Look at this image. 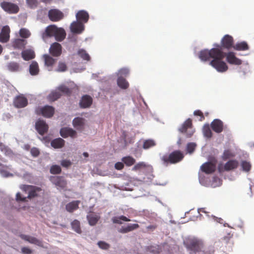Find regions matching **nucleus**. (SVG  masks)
<instances>
[{
  "instance_id": "obj_19",
  "label": "nucleus",
  "mask_w": 254,
  "mask_h": 254,
  "mask_svg": "<svg viewBox=\"0 0 254 254\" xmlns=\"http://www.w3.org/2000/svg\"><path fill=\"white\" fill-rule=\"evenodd\" d=\"M89 18L88 13L84 10H79L76 14V21L84 24L88 22Z\"/></svg>"
},
{
  "instance_id": "obj_4",
  "label": "nucleus",
  "mask_w": 254,
  "mask_h": 254,
  "mask_svg": "<svg viewBox=\"0 0 254 254\" xmlns=\"http://www.w3.org/2000/svg\"><path fill=\"white\" fill-rule=\"evenodd\" d=\"M20 188L23 192L27 194L26 198L28 200L37 196V193L41 190L40 188L30 185H22Z\"/></svg>"
},
{
  "instance_id": "obj_29",
  "label": "nucleus",
  "mask_w": 254,
  "mask_h": 254,
  "mask_svg": "<svg viewBox=\"0 0 254 254\" xmlns=\"http://www.w3.org/2000/svg\"><path fill=\"white\" fill-rule=\"evenodd\" d=\"M139 227L137 224H131L127 225V227H122L118 230L119 232L121 233H127L133 231Z\"/></svg>"
},
{
  "instance_id": "obj_23",
  "label": "nucleus",
  "mask_w": 254,
  "mask_h": 254,
  "mask_svg": "<svg viewBox=\"0 0 254 254\" xmlns=\"http://www.w3.org/2000/svg\"><path fill=\"white\" fill-rule=\"evenodd\" d=\"M20 237L22 240L27 241L31 244H35L40 247L43 246L42 241L35 237L24 234L20 235Z\"/></svg>"
},
{
  "instance_id": "obj_64",
  "label": "nucleus",
  "mask_w": 254,
  "mask_h": 254,
  "mask_svg": "<svg viewBox=\"0 0 254 254\" xmlns=\"http://www.w3.org/2000/svg\"><path fill=\"white\" fill-rule=\"evenodd\" d=\"M197 211L199 213H200V212L205 213V211H204V207H201V208H198Z\"/></svg>"
},
{
  "instance_id": "obj_16",
  "label": "nucleus",
  "mask_w": 254,
  "mask_h": 254,
  "mask_svg": "<svg viewBox=\"0 0 254 254\" xmlns=\"http://www.w3.org/2000/svg\"><path fill=\"white\" fill-rule=\"evenodd\" d=\"M51 182L56 186L64 189L66 187V181L61 176H54L51 178Z\"/></svg>"
},
{
  "instance_id": "obj_20",
  "label": "nucleus",
  "mask_w": 254,
  "mask_h": 254,
  "mask_svg": "<svg viewBox=\"0 0 254 254\" xmlns=\"http://www.w3.org/2000/svg\"><path fill=\"white\" fill-rule=\"evenodd\" d=\"M233 37L229 35H226L221 40V46L223 48L229 49L233 47Z\"/></svg>"
},
{
  "instance_id": "obj_34",
  "label": "nucleus",
  "mask_w": 254,
  "mask_h": 254,
  "mask_svg": "<svg viewBox=\"0 0 254 254\" xmlns=\"http://www.w3.org/2000/svg\"><path fill=\"white\" fill-rule=\"evenodd\" d=\"M61 96V93L57 89L55 91H52L48 96L47 99L50 102H54Z\"/></svg>"
},
{
  "instance_id": "obj_5",
  "label": "nucleus",
  "mask_w": 254,
  "mask_h": 254,
  "mask_svg": "<svg viewBox=\"0 0 254 254\" xmlns=\"http://www.w3.org/2000/svg\"><path fill=\"white\" fill-rule=\"evenodd\" d=\"M36 113L38 115H42L46 118H51L55 113V108L52 106L46 105L39 107L36 109Z\"/></svg>"
},
{
  "instance_id": "obj_3",
  "label": "nucleus",
  "mask_w": 254,
  "mask_h": 254,
  "mask_svg": "<svg viewBox=\"0 0 254 254\" xmlns=\"http://www.w3.org/2000/svg\"><path fill=\"white\" fill-rule=\"evenodd\" d=\"M184 157V154L180 150H175L169 155H165L161 158L163 163L166 165L169 164H176L181 161Z\"/></svg>"
},
{
  "instance_id": "obj_38",
  "label": "nucleus",
  "mask_w": 254,
  "mask_h": 254,
  "mask_svg": "<svg viewBox=\"0 0 254 254\" xmlns=\"http://www.w3.org/2000/svg\"><path fill=\"white\" fill-rule=\"evenodd\" d=\"M122 162L127 166H131L135 163V160L132 157L127 156L122 158Z\"/></svg>"
},
{
  "instance_id": "obj_12",
  "label": "nucleus",
  "mask_w": 254,
  "mask_h": 254,
  "mask_svg": "<svg viewBox=\"0 0 254 254\" xmlns=\"http://www.w3.org/2000/svg\"><path fill=\"white\" fill-rule=\"evenodd\" d=\"M35 128L40 134L43 135L48 131L49 127L45 121L39 120L35 124Z\"/></svg>"
},
{
  "instance_id": "obj_13",
  "label": "nucleus",
  "mask_w": 254,
  "mask_h": 254,
  "mask_svg": "<svg viewBox=\"0 0 254 254\" xmlns=\"http://www.w3.org/2000/svg\"><path fill=\"white\" fill-rule=\"evenodd\" d=\"M57 27L55 25H50L47 26L42 34V38L46 40L48 38L54 37L55 32L57 30Z\"/></svg>"
},
{
  "instance_id": "obj_46",
  "label": "nucleus",
  "mask_w": 254,
  "mask_h": 254,
  "mask_svg": "<svg viewBox=\"0 0 254 254\" xmlns=\"http://www.w3.org/2000/svg\"><path fill=\"white\" fill-rule=\"evenodd\" d=\"M112 221L114 223H117V224H122V221H130V219H129L128 218H127V217H126V216H119V217H114L112 218Z\"/></svg>"
},
{
  "instance_id": "obj_25",
  "label": "nucleus",
  "mask_w": 254,
  "mask_h": 254,
  "mask_svg": "<svg viewBox=\"0 0 254 254\" xmlns=\"http://www.w3.org/2000/svg\"><path fill=\"white\" fill-rule=\"evenodd\" d=\"M7 69L13 72H19L21 69L20 64L15 62H11L7 64L6 65Z\"/></svg>"
},
{
  "instance_id": "obj_28",
  "label": "nucleus",
  "mask_w": 254,
  "mask_h": 254,
  "mask_svg": "<svg viewBox=\"0 0 254 254\" xmlns=\"http://www.w3.org/2000/svg\"><path fill=\"white\" fill-rule=\"evenodd\" d=\"M43 59L44 61L45 65L47 67H52L55 64L56 60L53 58L49 55L45 54L43 56Z\"/></svg>"
},
{
  "instance_id": "obj_9",
  "label": "nucleus",
  "mask_w": 254,
  "mask_h": 254,
  "mask_svg": "<svg viewBox=\"0 0 254 254\" xmlns=\"http://www.w3.org/2000/svg\"><path fill=\"white\" fill-rule=\"evenodd\" d=\"M192 121L190 119H187L182 125V127L179 128V131L183 133H186L188 137H190L193 134L194 131L192 130L187 131L188 129H191Z\"/></svg>"
},
{
  "instance_id": "obj_39",
  "label": "nucleus",
  "mask_w": 254,
  "mask_h": 254,
  "mask_svg": "<svg viewBox=\"0 0 254 254\" xmlns=\"http://www.w3.org/2000/svg\"><path fill=\"white\" fill-rule=\"evenodd\" d=\"M235 156V154L230 149L225 150L221 156L223 160L226 161Z\"/></svg>"
},
{
  "instance_id": "obj_62",
  "label": "nucleus",
  "mask_w": 254,
  "mask_h": 254,
  "mask_svg": "<svg viewBox=\"0 0 254 254\" xmlns=\"http://www.w3.org/2000/svg\"><path fill=\"white\" fill-rule=\"evenodd\" d=\"M80 203V200H75L73 201L68 204V205L66 206H78Z\"/></svg>"
},
{
  "instance_id": "obj_45",
  "label": "nucleus",
  "mask_w": 254,
  "mask_h": 254,
  "mask_svg": "<svg viewBox=\"0 0 254 254\" xmlns=\"http://www.w3.org/2000/svg\"><path fill=\"white\" fill-rule=\"evenodd\" d=\"M71 226L75 232L79 234L81 233L80 224L79 221L77 220H73L71 223Z\"/></svg>"
},
{
  "instance_id": "obj_48",
  "label": "nucleus",
  "mask_w": 254,
  "mask_h": 254,
  "mask_svg": "<svg viewBox=\"0 0 254 254\" xmlns=\"http://www.w3.org/2000/svg\"><path fill=\"white\" fill-rule=\"evenodd\" d=\"M87 218H88L89 224L90 225H92V226L95 225L97 223V222L99 220V217L94 214H90V215H88Z\"/></svg>"
},
{
  "instance_id": "obj_63",
  "label": "nucleus",
  "mask_w": 254,
  "mask_h": 254,
  "mask_svg": "<svg viewBox=\"0 0 254 254\" xmlns=\"http://www.w3.org/2000/svg\"><path fill=\"white\" fill-rule=\"evenodd\" d=\"M77 207H66L67 211L73 212Z\"/></svg>"
},
{
  "instance_id": "obj_11",
  "label": "nucleus",
  "mask_w": 254,
  "mask_h": 254,
  "mask_svg": "<svg viewBox=\"0 0 254 254\" xmlns=\"http://www.w3.org/2000/svg\"><path fill=\"white\" fill-rule=\"evenodd\" d=\"M70 31L74 34H80L84 30V25L80 21L72 22L70 26Z\"/></svg>"
},
{
  "instance_id": "obj_6",
  "label": "nucleus",
  "mask_w": 254,
  "mask_h": 254,
  "mask_svg": "<svg viewBox=\"0 0 254 254\" xmlns=\"http://www.w3.org/2000/svg\"><path fill=\"white\" fill-rule=\"evenodd\" d=\"M239 166V162L235 159L230 160L227 161L223 167L221 165L218 166V170L220 172L225 171H230L236 169Z\"/></svg>"
},
{
  "instance_id": "obj_22",
  "label": "nucleus",
  "mask_w": 254,
  "mask_h": 254,
  "mask_svg": "<svg viewBox=\"0 0 254 254\" xmlns=\"http://www.w3.org/2000/svg\"><path fill=\"white\" fill-rule=\"evenodd\" d=\"M227 61L231 64L240 65L242 64V61L237 58L233 52H229L226 55Z\"/></svg>"
},
{
  "instance_id": "obj_21",
  "label": "nucleus",
  "mask_w": 254,
  "mask_h": 254,
  "mask_svg": "<svg viewBox=\"0 0 254 254\" xmlns=\"http://www.w3.org/2000/svg\"><path fill=\"white\" fill-rule=\"evenodd\" d=\"M223 123L219 119H215L211 123L212 130L216 133H220L223 130Z\"/></svg>"
},
{
  "instance_id": "obj_8",
  "label": "nucleus",
  "mask_w": 254,
  "mask_h": 254,
  "mask_svg": "<svg viewBox=\"0 0 254 254\" xmlns=\"http://www.w3.org/2000/svg\"><path fill=\"white\" fill-rule=\"evenodd\" d=\"M216 163L217 161L216 160L213 161L206 162L201 165V170L205 174H212L216 170Z\"/></svg>"
},
{
  "instance_id": "obj_57",
  "label": "nucleus",
  "mask_w": 254,
  "mask_h": 254,
  "mask_svg": "<svg viewBox=\"0 0 254 254\" xmlns=\"http://www.w3.org/2000/svg\"><path fill=\"white\" fill-rule=\"evenodd\" d=\"M233 236V234L231 232H229L226 236L223 237V240H224L226 243H228L232 238Z\"/></svg>"
},
{
  "instance_id": "obj_44",
  "label": "nucleus",
  "mask_w": 254,
  "mask_h": 254,
  "mask_svg": "<svg viewBox=\"0 0 254 254\" xmlns=\"http://www.w3.org/2000/svg\"><path fill=\"white\" fill-rule=\"evenodd\" d=\"M202 131L204 136L207 138H211L212 133L208 124H205L203 127Z\"/></svg>"
},
{
  "instance_id": "obj_59",
  "label": "nucleus",
  "mask_w": 254,
  "mask_h": 254,
  "mask_svg": "<svg viewBox=\"0 0 254 254\" xmlns=\"http://www.w3.org/2000/svg\"><path fill=\"white\" fill-rule=\"evenodd\" d=\"M115 168L118 170H121L124 168V163L118 162L115 164Z\"/></svg>"
},
{
  "instance_id": "obj_61",
  "label": "nucleus",
  "mask_w": 254,
  "mask_h": 254,
  "mask_svg": "<svg viewBox=\"0 0 254 254\" xmlns=\"http://www.w3.org/2000/svg\"><path fill=\"white\" fill-rule=\"evenodd\" d=\"M21 252L24 254H31L32 253V250L28 247H23L21 249Z\"/></svg>"
},
{
  "instance_id": "obj_35",
  "label": "nucleus",
  "mask_w": 254,
  "mask_h": 254,
  "mask_svg": "<svg viewBox=\"0 0 254 254\" xmlns=\"http://www.w3.org/2000/svg\"><path fill=\"white\" fill-rule=\"evenodd\" d=\"M72 123L75 128L77 129H81L83 128L84 125V119L82 118L77 117L73 119Z\"/></svg>"
},
{
  "instance_id": "obj_40",
  "label": "nucleus",
  "mask_w": 254,
  "mask_h": 254,
  "mask_svg": "<svg viewBox=\"0 0 254 254\" xmlns=\"http://www.w3.org/2000/svg\"><path fill=\"white\" fill-rule=\"evenodd\" d=\"M23 193H21L20 192L16 193L15 195V200L17 202L20 203L28 201V198H26V196L25 195V194L24 192Z\"/></svg>"
},
{
  "instance_id": "obj_52",
  "label": "nucleus",
  "mask_w": 254,
  "mask_h": 254,
  "mask_svg": "<svg viewBox=\"0 0 254 254\" xmlns=\"http://www.w3.org/2000/svg\"><path fill=\"white\" fill-rule=\"evenodd\" d=\"M19 35L22 38H27L30 35V33L27 29L21 28L19 31Z\"/></svg>"
},
{
  "instance_id": "obj_37",
  "label": "nucleus",
  "mask_w": 254,
  "mask_h": 254,
  "mask_svg": "<svg viewBox=\"0 0 254 254\" xmlns=\"http://www.w3.org/2000/svg\"><path fill=\"white\" fill-rule=\"evenodd\" d=\"M151 166L146 164L143 162H140L135 164L132 168V170L134 171H140L144 169L150 168Z\"/></svg>"
},
{
  "instance_id": "obj_51",
  "label": "nucleus",
  "mask_w": 254,
  "mask_h": 254,
  "mask_svg": "<svg viewBox=\"0 0 254 254\" xmlns=\"http://www.w3.org/2000/svg\"><path fill=\"white\" fill-rule=\"evenodd\" d=\"M67 69V66L65 63L60 62L56 71L58 72H64Z\"/></svg>"
},
{
  "instance_id": "obj_55",
  "label": "nucleus",
  "mask_w": 254,
  "mask_h": 254,
  "mask_svg": "<svg viewBox=\"0 0 254 254\" xmlns=\"http://www.w3.org/2000/svg\"><path fill=\"white\" fill-rule=\"evenodd\" d=\"M26 2L31 7H36L38 4L37 0H26Z\"/></svg>"
},
{
  "instance_id": "obj_54",
  "label": "nucleus",
  "mask_w": 254,
  "mask_h": 254,
  "mask_svg": "<svg viewBox=\"0 0 254 254\" xmlns=\"http://www.w3.org/2000/svg\"><path fill=\"white\" fill-rule=\"evenodd\" d=\"M98 245L100 248L104 250H107L110 247V245L108 244L103 241H99L98 243Z\"/></svg>"
},
{
  "instance_id": "obj_58",
  "label": "nucleus",
  "mask_w": 254,
  "mask_h": 254,
  "mask_svg": "<svg viewBox=\"0 0 254 254\" xmlns=\"http://www.w3.org/2000/svg\"><path fill=\"white\" fill-rule=\"evenodd\" d=\"M195 116H198L200 117V121H202L204 119V117L203 115L202 112L200 110H196L193 113Z\"/></svg>"
},
{
  "instance_id": "obj_7",
  "label": "nucleus",
  "mask_w": 254,
  "mask_h": 254,
  "mask_svg": "<svg viewBox=\"0 0 254 254\" xmlns=\"http://www.w3.org/2000/svg\"><path fill=\"white\" fill-rule=\"evenodd\" d=\"M64 17V13L58 9H51L48 11V17L52 21H59L63 19Z\"/></svg>"
},
{
  "instance_id": "obj_49",
  "label": "nucleus",
  "mask_w": 254,
  "mask_h": 254,
  "mask_svg": "<svg viewBox=\"0 0 254 254\" xmlns=\"http://www.w3.org/2000/svg\"><path fill=\"white\" fill-rule=\"evenodd\" d=\"M241 165L244 171L248 172L251 169L252 166L249 162L247 161H242Z\"/></svg>"
},
{
  "instance_id": "obj_14",
  "label": "nucleus",
  "mask_w": 254,
  "mask_h": 254,
  "mask_svg": "<svg viewBox=\"0 0 254 254\" xmlns=\"http://www.w3.org/2000/svg\"><path fill=\"white\" fill-rule=\"evenodd\" d=\"M62 46L57 42L53 43L49 49L50 53L54 57H59L62 54Z\"/></svg>"
},
{
  "instance_id": "obj_32",
  "label": "nucleus",
  "mask_w": 254,
  "mask_h": 254,
  "mask_svg": "<svg viewBox=\"0 0 254 254\" xmlns=\"http://www.w3.org/2000/svg\"><path fill=\"white\" fill-rule=\"evenodd\" d=\"M29 72L31 75L34 76L38 74L39 68L38 63L36 61H33L29 66Z\"/></svg>"
},
{
  "instance_id": "obj_60",
  "label": "nucleus",
  "mask_w": 254,
  "mask_h": 254,
  "mask_svg": "<svg viewBox=\"0 0 254 254\" xmlns=\"http://www.w3.org/2000/svg\"><path fill=\"white\" fill-rule=\"evenodd\" d=\"M61 165L64 167H68L71 165V163L69 160H63L61 162Z\"/></svg>"
},
{
  "instance_id": "obj_24",
  "label": "nucleus",
  "mask_w": 254,
  "mask_h": 254,
  "mask_svg": "<svg viewBox=\"0 0 254 254\" xmlns=\"http://www.w3.org/2000/svg\"><path fill=\"white\" fill-rule=\"evenodd\" d=\"M60 134L64 138L67 137L68 136L74 137L76 134V132L71 128L63 127L61 129Z\"/></svg>"
},
{
  "instance_id": "obj_42",
  "label": "nucleus",
  "mask_w": 254,
  "mask_h": 254,
  "mask_svg": "<svg viewBox=\"0 0 254 254\" xmlns=\"http://www.w3.org/2000/svg\"><path fill=\"white\" fill-rule=\"evenodd\" d=\"M57 90L60 92L67 96H70L72 93V90L64 85H61L57 88Z\"/></svg>"
},
{
  "instance_id": "obj_47",
  "label": "nucleus",
  "mask_w": 254,
  "mask_h": 254,
  "mask_svg": "<svg viewBox=\"0 0 254 254\" xmlns=\"http://www.w3.org/2000/svg\"><path fill=\"white\" fill-rule=\"evenodd\" d=\"M78 55L83 60L86 61H89L90 57L86 51L83 49H80L78 51Z\"/></svg>"
},
{
  "instance_id": "obj_56",
  "label": "nucleus",
  "mask_w": 254,
  "mask_h": 254,
  "mask_svg": "<svg viewBox=\"0 0 254 254\" xmlns=\"http://www.w3.org/2000/svg\"><path fill=\"white\" fill-rule=\"evenodd\" d=\"M30 153L33 157H37L40 154V151L38 148L33 147L31 148Z\"/></svg>"
},
{
  "instance_id": "obj_27",
  "label": "nucleus",
  "mask_w": 254,
  "mask_h": 254,
  "mask_svg": "<svg viewBox=\"0 0 254 254\" xmlns=\"http://www.w3.org/2000/svg\"><path fill=\"white\" fill-rule=\"evenodd\" d=\"M21 56L25 61H29L34 59L35 55L33 50L27 49L22 52Z\"/></svg>"
},
{
  "instance_id": "obj_33",
  "label": "nucleus",
  "mask_w": 254,
  "mask_h": 254,
  "mask_svg": "<svg viewBox=\"0 0 254 254\" xmlns=\"http://www.w3.org/2000/svg\"><path fill=\"white\" fill-rule=\"evenodd\" d=\"M64 140L61 138H58L51 141V146L54 148H61L64 145Z\"/></svg>"
},
{
  "instance_id": "obj_17",
  "label": "nucleus",
  "mask_w": 254,
  "mask_h": 254,
  "mask_svg": "<svg viewBox=\"0 0 254 254\" xmlns=\"http://www.w3.org/2000/svg\"><path fill=\"white\" fill-rule=\"evenodd\" d=\"M10 28L8 26H3L0 33V42L6 43L9 39Z\"/></svg>"
},
{
  "instance_id": "obj_1",
  "label": "nucleus",
  "mask_w": 254,
  "mask_h": 254,
  "mask_svg": "<svg viewBox=\"0 0 254 254\" xmlns=\"http://www.w3.org/2000/svg\"><path fill=\"white\" fill-rule=\"evenodd\" d=\"M217 48H214L210 50L204 49L201 51L199 54V58L202 61H208L211 59L213 60L210 62L209 64L215 68L220 72L226 71L228 67L226 64L223 61L225 57V54L221 49L219 48L220 46L217 45Z\"/></svg>"
},
{
  "instance_id": "obj_2",
  "label": "nucleus",
  "mask_w": 254,
  "mask_h": 254,
  "mask_svg": "<svg viewBox=\"0 0 254 254\" xmlns=\"http://www.w3.org/2000/svg\"><path fill=\"white\" fill-rule=\"evenodd\" d=\"M184 243L187 249L194 254L200 252L203 246L202 241L196 238H188Z\"/></svg>"
},
{
  "instance_id": "obj_41",
  "label": "nucleus",
  "mask_w": 254,
  "mask_h": 254,
  "mask_svg": "<svg viewBox=\"0 0 254 254\" xmlns=\"http://www.w3.org/2000/svg\"><path fill=\"white\" fill-rule=\"evenodd\" d=\"M117 83L120 88L124 89H127L129 86L128 82L123 77H119L118 78Z\"/></svg>"
},
{
  "instance_id": "obj_53",
  "label": "nucleus",
  "mask_w": 254,
  "mask_h": 254,
  "mask_svg": "<svg viewBox=\"0 0 254 254\" xmlns=\"http://www.w3.org/2000/svg\"><path fill=\"white\" fill-rule=\"evenodd\" d=\"M195 147V143L193 142L189 143L187 144V150L189 153H191L194 150Z\"/></svg>"
},
{
  "instance_id": "obj_10",
  "label": "nucleus",
  "mask_w": 254,
  "mask_h": 254,
  "mask_svg": "<svg viewBox=\"0 0 254 254\" xmlns=\"http://www.w3.org/2000/svg\"><path fill=\"white\" fill-rule=\"evenodd\" d=\"M0 6L4 11L9 13H16L19 11L18 6L10 2H2L0 3Z\"/></svg>"
},
{
  "instance_id": "obj_26",
  "label": "nucleus",
  "mask_w": 254,
  "mask_h": 254,
  "mask_svg": "<svg viewBox=\"0 0 254 254\" xmlns=\"http://www.w3.org/2000/svg\"><path fill=\"white\" fill-rule=\"evenodd\" d=\"M57 30L54 37L57 41L61 42L65 38L66 33L65 30L63 28L59 27H57Z\"/></svg>"
},
{
  "instance_id": "obj_50",
  "label": "nucleus",
  "mask_w": 254,
  "mask_h": 254,
  "mask_svg": "<svg viewBox=\"0 0 254 254\" xmlns=\"http://www.w3.org/2000/svg\"><path fill=\"white\" fill-rule=\"evenodd\" d=\"M61 168L59 165H53L50 169V173L52 174H59L61 172Z\"/></svg>"
},
{
  "instance_id": "obj_43",
  "label": "nucleus",
  "mask_w": 254,
  "mask_h": 254,
  "mask_svg": "<svg viewBox=\"0 0 254 254\" xmlns=\"http://www.w3.org/2000/svg\"><path fill=\"white\" fill-rule=\"evenodd\" d=\"M156 145V142L153 139H147L144 141L142 147L144 149H148Z\"/></svg>"
},
{
  "instance_id": "obj_36",
  "label": "nucleus",
  "mask_w": 254,
  "mask_h": 254,
  "mask_svg": "<svg viewBox=\"0 0 254 254\" xmlns=\"http://www.w3.org/2000/svg\"><path fill=\"white\" fill-rule=\"evenodd\" d=\"M233 48L237 51H246L249 49V45L245 41L237 43Z\"/></svg>"
},
{
  "instance_id": "obj_15",
  "label": "nucleus",
  "mask_w": 254,
  "mask_h": 254,
  "mask_svg": "<svg viewBox=\"0 0 254 254\" xmlns=\"http://www.w3.org/2000/svg\"><path fill=\"white\" fill-rule=\"evenodd\" d=\"M13 104L17 108H23L28 104V100L23 95H19L14 99Z\"/></svg>"
},
{
  "instance_id": "obj_31",
  "label": "nucleus",
  "mask_w": 254,
  "mask_h": 254,
  "mask_svg": "<svg viewBox=\"0 0 254 254\" xmlns=\"http://www.w3.org/2000/svg\"><path fill=\"white\" fill-rule=\"evenodd\" d=\"M27 41L24 39H16L12 42V46L15 49H21L25 47Z\"/></svg>"
},
{
  "instance_id": "obj_18",
  "label": "nucleus",
  "mask_w": 254,
  "mask_h": 254,
  "mask_svg": "<svg viewBox=\"0 0 254 254\" xmlns=\"http://www.w3.org/2000/svg\"><path fill=\"white\" fill-rule=\"evenodd\" d=\"M93 102V99L91 96L88 95H83L79 102V106L81 108H88L91 106Z\"/></svg>"
},
{
  "instance_id": "obj_30",
  "label": "nucleus",
  "mask_w": 254,
  "mask_h": 254,
  "mask_svg": "<svg viewBox=\"0 0 254 254\" xmlns=\"http://www.w3.org/2000/svg\"><path fill=\"white\" fill-rule=\"evenodd\" d=\"M139 227L137 224H131L127 225V227H122L118 230L119 232L121 233H127L133 231Z\"/></svg>"
}]
</instances>
